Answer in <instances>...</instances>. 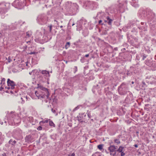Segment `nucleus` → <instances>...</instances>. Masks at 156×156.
Instances as JSON below:
<instances>
[{"instance_id":"obj_1","label":"nucleus","mask_w":156,"mask_h":156,"mask_svg":"<svg viewBox=\"0 0 156 156\" xmlns=\"http://www.w3.org/2000/svg\"><path fill=\"white\" fill-rule=\"evenodd\" d=\"M8 87H5L6 89L9 90L10 88L13 89L14 88L16 85L15 83L12 81L11 80L9 79H8L7 81Z\"/></svg>"},{"instance_id":"obj_2","label":"nucleus","mask_w":156,"mask_h":156,"mask_svg":"<svg viewBox=\"0 0 156 156\" xmlns=\"http://www.w3.org/2000/svg\"><path fill=\"white\" fill-rule=\"evenodd\" d=\"M116 149L115 147V146L111 145L108 148V150L109 151L111 154L112 153L114 152V153L113 154V156H117L116 155Z\"/></svg>"},{"instance_id":"obj_3","label":"nucleus","mask_w":156,"mask_h":156,"mask_svg":"<svg viewBox=\"0 0 156 156\" xmlns=\"http://www.w3.org/2000/svg\"><path fill=\"white\" fill-rule=\"evenodd\" d=\"M35 93L37 97L38 98V99L44 98L46 95L45 94V93L43 94V93H42V94L41 92H40L39 93L37 91H35Z\"/></svg>"},{"instance_id":"obj_4","label":"nucleus","mask_w":156,"mask_h":156,"mask_svg":"<svg viewBox=\"0 0 156 156\" xmlns=\"http://www.w3.org/2000/svg\"><path fill=\"white\" fill-rule=\"evenodd\" d=\"M38 88H40L41 90H42L43 91H44L46 94H48V89L46 88H45V87L41 85H38Z\"/></svg>"},{"instance_id":"obj_5","label":"nucleus","mask_w":156,"mask_h":156,"mask_svg":"<svg viewBox=\"0 0 156 156\" xmlns=\"http://www.w3.org/2000/svg\"><path fill=\"white\" fill-rule=\"evenodd\" d=\"M26 38L29 37L32 35V32L31 31H28L26 32Z\"/></svg>"},{"instance_id":"obj_6","label":"nucleus","mask_w":156,"mask_h":156,"mask_svg":"<svg viewBox=\"0 0 156 156\" xmlns=\"http://www.w3.org/2000/svg\"><path fill=\"white\" fill-rule=\"evenodd\" d=\"M41 73L42 74L45 75L46 76L47 75H48L49 76H50L49 73L48 71L46 70H44L42 71Z\"/></svg>"},{"instance_id":"obj_7","label":"nucleus","mask_w":156,"mask_h":156,"mask_svg":"<svg viewBox=\"0 0 156 156\" xmlns=\"http://www.w3.org/2000/svg\"><path fill=\"white\" fill-rule=\"evenodd\" d=\"M124 147L122 146H120L119 147V149L117 150L116 151V152H118L119 153H121L122 151L124 149Z\"/></svg>"},{"instance_id":"obj_8","label":"nucleus","mask_w":156,"mask_h":156,"mask_svg":"<svg viewBox=\"0 0 156 156\" xmlns=\"http://www.w3.org/2000/svg\"><path fill=\"white\" fill-rule=\"evenodd\" d=\"M49 125L51 126H53L54 127H55V125L52 121H50L49 122Z\"/></svg>"},{"instance_id":"obj_9","label":"nucleus","mask_w":156,"mask_h":156,"mask_svg":"<svg viewBox=\"0 0 156 156\" xmlns=\"http://www.w3.org/2000/svg\"><path fill=\"white\" fill-rule=\"evenodd\" d=\"M107 19L108 21V24L109 25H110L112 21V20L109 17H107Z\"/></svg>"},{"instance_id":"obj_10","label":"nucleus","mask_w":156,"mask_h":156,"mask_svg":"<svg viewBox=\"0 0 156 156\" xmlns=\"http://www.w3.org/2000/svg\"><path fill=\"white\" fill-rule=\"evenodd\" d=\"M115 143L117 144L120 143V141L119 139H115L114 140Z\"/></svg>"},{"instance_id":"obj_11","label":"nucleus","mask_w":156,"mask_h":156,"mask_svg":"<svg viewBox=\"0 0 156 156\" xmlns=\"http://www.w3.org/2000/svg\"><path fill=\"white\" fill-rule=\"evenodd\" d=\"M103 145L100 144L98 145V147L100 150H101L103 148Z\"/></svg>"},{"instance_id":"obj_12","label":"nucleus","mask_w":156,"mask_h":156,"mask_svg":"<svg viewBox=\"0 0 156 156\" xmlns=\"http://www.w3.org/2000/svg\"><path fill=\"white\" fill-rule=\"evenodd\" d=\"M5 82H4H4H3V83H2V84H1L2 85V86L0 87V89H3L4 87H5V86L4 85L5 84Z\"/></svg>"},{"instance_id":"obj_13","label":"nucleus","mask_w":156,"mask_h":156,"mask_svg":"<svg viewBox=\"0 0 156 156\" xmlns=\"http://www.w3.org/2000/svg\"><path fill=\"white\" fill-rule=\"evenodd\" d=\"M42 128L41 126H39L37 128V129L38 130H42Z\"/></svg>"},{"instance_id":"obj_14","label":"nucleus","mask_w":156,"mask_h":156,"mask_svg":"<svg viewBox=\"0 0 156 156\" xmlns=\"http://www.w3.org/2000/svg\"><path fill=\"white\" fill-rule=\"evenodd\" d=\"M70 44L69 42H67L66 45V48L67 46H68V47H69L70 46Z\"/></svg>"},{"instance_id":"obj_15","label":"nucleus","mask_w":156,"mask_h":156,"mask_svg":"<svg viewBox=\"0 0 156 156\" xmlns=\"http://www.w3.org/2000/svg\"><path fill=\"white\" fill-rule=\"evenodd\" d=\"M5 79L3 78L1 80V84H2V83H3V82H4H4H5Z\"/></svg>"},{"instance_id":"obj_16","label":"nucleus","mask_w":156,"mask_h":156,"mask_svg":"<svg viewBox=\"0 0 156 156\" xmlns=\"http://www.w3.org/2000/svg\"><path fill=\"white\" fill-rule=\"evenodd\" d=\"M121 156H124L125 155V153L123 151L121 152Z\"/></svg>"},{"instance_id":"obj_17","label":"nucleus","mask_w":156,"mask_h":156,"mask_svg":"<svg viewBox=\"0 0 156 156\" xmlns=\"http://www.w3.org/2000/svg\"><path fill=\"white\" fill-rule=\"evenodd\" d=\"M8 60L9 62H10L11 61V60L10 59V56L8 57Z\"/></svg>"},{"instance_id":"obj_18","label":"nucleus","mask_w":156,"mask_h":156,"mask_svg":"<svg viewBox=\"0 0 156 156\" xmlns=\"http://www.w3.org/2000/svg\"><path fill=\"white\" fill-rule=\"evenodd\" d=\"M48 120H50V119H46L45 120H44V122L45 123H47L48 122Z\"/></svg>"},{"instance_id":"obj_19","label":"nucleus","mask_w":156,"mask_h":156,"mask_svg":"<svg viewBox=\"0 0 156 156\" xmlns=\"http://www.w3.org/2000/svg\"><path fill=\"white\" fill-rule=\"evenodd\" d=\"M50 28V32L52 30V26L51 25L49 26Z\"/></svg>"},{"instance_id":"obj_20","label":"nucleus","mask_w":156,"mask_h":156,"mask_svg":"<svg viewBox=\"0 0 156 156\" xmlns=\"http://www.w3.org/2000/svg\"><path fill=\"white\" fill-rule=\"evenodd\" d=\"M45 123L44 121L42 120L40 122V123Z\"/></svg>"},{"instance_id":"obj_21","label":"nucleus","mask_w":156,"mask_h":156,"mask_svg":"<svg viewBox=\"0 0 156 156\" xmlns=\"http://www.w3.org/2000/svg\"><path fill=\"white\" fill-rule=\"evenodd\" d=\"M51 111H52V112L54 113H55V110H54L53 109H51Z\"/></svg>"},{"instance_id":"obj_22","label":"nucleus","mask_w":156,"mask_h":156,"mask_svg":"<svg viewBox=\"0 0 156 156\" xmlns=\"http://www.w3.org/2000/svg\"><path fill=\"white\" fill-rule=\"evenodd\" d=\"M69 156H75V154L74 153H73L71 155H69Z\"/></svg>"},{"instance_id":"obj_23","label":"nucleus","mask_w":156,"mask_h":156,"mask_svg":"<svg viewBox=\"0 0 156 156\" xmlns=\"http://www.w3.org/2000/svg\"><path fill=\"white\" fill-rule=\"evenodd\" d=\"M2 156H7L6 154L5 153H4L2 154Z\"/></svg>"},{"instance_id":"obj_24","label":"nucleus","mask_w":156,"mask_h":156,"mask_svg":"<svg viewBox=\"0 0 156 156\" xmlns=\"http://www.w3.org/2000/svg\"><path fill=\"white\" fill-rule=\"evenodd\" d=\"M89 56V55L88 54H86L85 55V57H88Z\"/></svg>"},{"instance_id":"obj_25","label":"nucleus","mask_w":156,"mask_h":156,"mask_svg":"<svg viewBox=\"0 0 156 156\" xmlns=\"http://www.w3.org/2000/svg\"><path fill=\"white\" fill-rule=\"evenodd\" d=\"M134 146L135 147H138V146L137 144H135L134 145Z\"/></svg>"},{"instance_id":"obj_26","label":"nucleus","mask_w":156,"mask_h":156,"mask_svg":"<svg viewBox=\"0 0 156 156\" xmlns=\"http://www.w3.org/2000/svg\"><path fill=\"white\" fill-rule=\"evenodd\" d=\"M102 22V21L101 20H99V24L101 23Z\"/></svg>"},{"instance_id":"obj_27","label":"nucleus","mask_w":156,"mask_h":156,"mask_svg":"<svg viewBox=\"0 0 156 156\" xmlns=\"http://www.w3.org/2000/svg\"><path fill=\"white\" fill-rule=\"evenodd\" d=\"M34 53H35L34 52H30V53H29V54H30V55H32V54H34Z\"/></svg>"},{"instance_id":"obj_28","label":"nucleus","mask_w":156,"mask_h":156,"mask_svg":"<svg viewBox=\"0 0 156 156\" xmlns=\"http://www.w3.org/2000/svg\"><path fill=\"white\" fill-rule=\"evenodd\" d=\"M30 42V41H28L27 42V43H29V42Z\"/></svg>"},{"instance_id":"obj_29","label":"nucleus","mask_w":156,"mask_h":156,"mask_svg":"<svg viewBox=\"0 0 156 156\" xmlns=\"http://www.w3.org/2000/svg\"><path fill=\"white\" fill-rule=\"evenodd\" d=\"M99 156H104L103 155L101 154V155H99Z\"/></svg>"},{"instance_id":"obj_30","label":"nucleus","mask_w":156,"mask_h":156,"mask_svg":"<svg viewBox=\"0 0 156 156\" xmlns=\"http://www.w3.org/2000/svg\"><path fill=\"white\" fill-rule=\"evenodd\" d=\"M132 84H133V83H134V82H133H133H132Z\"/></svg>"},{"instance_id":"obj_31","label":"nucleus","mask_w":156,"mask_h":156,"mask_svg":"<svg viewBox=\"0 0 156 156\" xmlns=\"http://www.w3.org/2000/svg\"><path fill=\"white\" fill-rule=\"evenodd\" d=\"M62 26H60V27H61V28H62Z\"/></svg>"},{"instance_id":"obj_32","label":"nucleus","mask_w":156,"mask_h":156,"mask_svg":"<svg viewBox=\"0 0 156 156\" xmlns=\"http://www.w3.org/2000/svg\"><path fill=\"white\" fill-rule=\"evenodd\" d=\"M14 142L15 143L16 142V141H14Z\"/></svg>"},{"instance_id":"obj_33","label":"nucleus","mask_w":156,"mask_h":156,"mask_svg":"<svg viewBox=\"0 0 156 156\" xmlns=\"http://www.w3.org/2000/svg\"><path fill=\"white\" fill-rule=\"evenodd\" d=\"M29 74H31V73H29Z\"/></svg>"}]
</instances>
